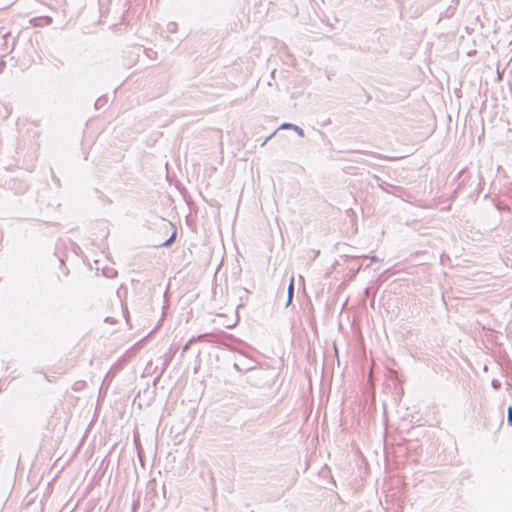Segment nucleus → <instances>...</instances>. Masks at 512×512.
Segmentation results:
<instances>
[{"label":"nucleus","instance_id":"1","mask_svg":"<svg viewBox=\"0 0 512 512\" xmlns=\"http://www.w3.org/2000/svg\"><path fill=\"white\" fill-rule=\"evenodd\" d=\"M279 130H291V131H295L300 137H304V130L298 126V125H295V124H292V123H282L279 128Z\"/></svg>","mask_w":512,"mask_h":512},{"label":"nucleus","instance_id":"2","mask_svg":"<svg viewBox=\"0 0 512 512\" xmlns=\"http://www.w3.org/2000/svg\"><path fill=\"white\" fill-rule=\"evenodd\" d=\"M293 295H294V281L292 278L290 281V284L288 286V299H287L286 307H288L291 304Z\"/></svg>","mask_w":512,"mask_h":512},{"label":"nucleus","instance_id":"3","mask_svg":"<svg viewBox=\"0 0 512 512\" xmlns=\"http://www.w3.org/2000/svg\"><path fill=\"white\" fill-rule=\"evenodd\" d=\"M175 238H176V232H173V234L165 242L162 243V246L163 247L170 246L175 241Z\"/></svg>","mask_w":512,"mask_h":512},{"label":"nucleus","instance_id":"4","mask_svg":"<svg viewBox=\"0 0 512 512\" xmlns=\"http://www.w3.org/2000/svg\"><path fill=\"white\" fill-rule=\"evenodd\" d=\"M177 28H178L177 23H175V22H170L167 25L168 32H176Z\"/></svg>","mask_w":512,"mask_h":512},{"label":"nucleus","instance_id":"5","mask_svg":"<svg viewBox=\"0 0 512 512\" xmlns=\"http://www.w3.org/2000/svg\"><path fill=\"white\" fill-rule=\"evenodd\" d=\"M104 101H106V99H104L103 97L97 99V101L95 102V108L99 109L102 106Z\"/></svg>","mask_w":512,"mask_h":512},{"label":"nucleus","instance_id":"6","mask_svg":"<svg viewBox=\"0 0 512 512\" xmlns=\"http://www.w3.org/2000/svg\"><path fill=\"white\" fill-rule=\"evenodd\" d=\"M508 415H507V421L512 426V407L510 406L508 408Z\"/></svg>","mask_w":512,"mask_h":512},{"label":"nucleus","instance_id":"7","mask_svg":"<svg viewBox=\"0 0 512 512\" xmlns=\"http://www.w3.org/2000/svg\"><path fill=\"white\" fill-rule=\"evenodd\" d=\"M194 341H195V338L190 339V340L185 344V346L183 347V352H186V351L189 349L190 345H191Z\"/></svg>","mask_w":512,"mask_h":512},{"label":"nucleus","instance_id":"8","mask_svg":"<svg viewBox=\"0 0 512 512\" xmlns=\"http://www.w3.org/2000/svg\"><path fill=\"white\" fill-rule=\"evenodd\" d=\"M276 134V131H274L273 133H271L266 139L265 141L262 143V146H264L268 140H270L274 135Z\"/></svg>","mask_w":512,"mask_h":512},{"label":"nucleus","instance_id":"9","mask_svg":"<svg viewBox=\"0 0 512 512\" xmlns=\"http://www.w3.org/2000/svg\"><path fill=\"white\" fill-rule=\"evenodd\" d=\"M466 54H467L468 56H473V55H475V54H476V50H470V51H467V52H466Z\"/></svg>","mask_w":512,"mask_h":512},{"label":"nucleus","instance_id":"10","mask_svg":"<svg viewBox=\"0 0 512 512\" xmlns=\"http://www.w3.org/2000/svg\"><path fill=\"white\" fill-rule=\"evenodd\" d=\"M360 50L367 51L370 50L369 46L359 47Z\"/></svg>","mask_w":512,"mask_h":512},{"label":"nucleus","instance_id":"11","mask_svg":"<svg viewBox=\"0 0 512 512\" xmlns=\"http://www.w3.org/2000/svg\"><path fill=\"white\" fill-rule=\"evenodd\" d=\"M370 260H371V262H376V261H378V259H377V257H376V256H372V257H370Z\"/></svg>","mask_w":512,"mask_h":512},{"label":"nucleus","instance_id":"12","mask_svg":"<svg viewBox=\"0 0 512 512\" xmlns=\"http://www.w3.org/2000/svg\"><path fill=\"white\" fill-rule=\"evenodd\" d=\"M11 34H3L2 38L5 40L7 36H10Z\"/></svg>","mask_w":512,"mask_h":512},{"label":"nucleus","instance_id":"13","mask_svg":"<svg viewBox=\"0 0 512 512\" xmlns=\"http://www.w3.org/2000/svg\"><path fill=\"white\" fill-rule=\"evenodd\" d=\"M492 384H493L494 387H497V382L496 381H493Z\"/></svg>","mask_w":512,"mask_h":512},{"label":"nucleus","instance_id":"14","mask_svg":"<svg viewBox=\"0 0 512 512\" xmlns=\"http://www.w3.org/2000/svg\"><path fill=\"white\" fill-rule=\"evenodd\" d=\"M478 180H479V183L482 181V177L480 175L478 176Z\"/></svg>","mask_w":512,"mask_h":512}]
</instances>
